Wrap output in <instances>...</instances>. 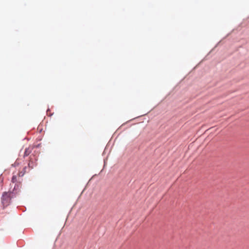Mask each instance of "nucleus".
Listing matches in <instances>:
<instances>
[{"instance_id":"1","label":"nucleus","mask_w":249,"mask_h":249,"mask_svg":"<svg viewBox=\"0 0 249 249\" xmlns=\"http://www.w3.org/2000/svg\"><path fill=\"white\" fill-rule=\"evenodd\" d=\"M22 181V179L20 178H19L17 177L16 175H13L12 178L11 184V186H12L13 184L14 185V188L12 190V191L11 192L12 194H14L15 196L18 193L20 192V189L21 188V182Z\"/></svg>"},{"instance_id":"2","label":"nucleus","mask_w":249,"mask_h":249,"mask_svg":"<svg viewBox=\"0 0 249 249\" xmlns=\"http://www.w3.org/2000/svg\"><path fill=\"white\" fill-rule=\"evenodd\" d=\"M15 195L10 192H4L3 193L1 197V202L3 208H5L10 205L11 199Z\"/></svg>"},{"instance_id":"3","label":"nucleus","mask_w":249,"mask_h":249,"mask_svg":"<svg viewBox=\"0 0 249 249\" xmlns=\"http://www.w3.org/2000/svg\"><path fill=\"white\" fill-rule=\"evenodd\" d=\"M33 148L32 146H29L25 150L24 157L28 156L32 151Z\"/></svg>"},{"instance_id":"4","label":"nucleus","mask_w":249,"mask_h":249,"mask_svg":"<svg viewBox=\"0 0 249 249\" xmlns=\"http://www.w3.org/2000/svg\"><path fill=\"white\" fill-rule=\"evenodd\" d=\"M26 168V167H25L23 169V171H22L19 172L18 173V175L17 176V177H18V178H21L24 176V174H25V172H26V171H25Z\"/></svg>"}]
</instances>
